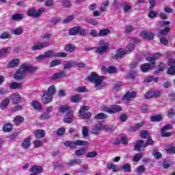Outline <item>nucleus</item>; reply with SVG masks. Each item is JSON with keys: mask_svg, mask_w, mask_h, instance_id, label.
Returning a JSON list of instances; mask_svg holds the SVG:
<instances>
[{"mask_svg": "<svg viewBox=\"0 0 175 175\" xmlns=\"http://www.w3.org/2000/svg\"><path fill=\"white\" fill-rule=\"evenodd\" d=\"M38 70V67L33 66L29 64H22L14 75L15 80H23L27 73H33Z\"/></svg>", "mask_w": 175, "mask_h": 175, "instance_id": "1", "label": "nucleus"}, {"mask_svg": "<svg viewBox=\"0 0 175 175\" xmlns=\"http://www.w3.org/2000/svg\"><path fill=\"white\" fill-rule=\"evenodd\" d=\"M57 92V89H55V86L51 85L49 88L48 90L44 92V94L42 97V100L44 105H47V103H50L51 100H53V95Z\"/></svg>", "mask_w": 175, "mask_h": 175, "instance_id": "2", "label": "nucleus"}, {"mask_svg": "<svg viewBox=\"0 0 175 175\" xmlns=\"http://www.w3.org/2000/svg\"><path fill=\"white\" fill-rule=\"evenodd\" d=\"M89 81L94 83L96 90H102V81H103V77H99L96 72H92L91 76L88 77Z\"/></svg>", "mask_w": 175, "mask_h": 175, "instance_id": "3", "label": "nucleus"}, {"mask_svg": "<svg viewBox=\"0 0 175 175\" xmlns=\"http://www.w3.org/2000/svg\"><path fill=\"white\" fill-rule=\"evenodd\" d=\"M44 10H46L44 8H41L38 11L35 8H32L27 10V16L34 17V18H39L42 16V13H44Z\"/></svg>", "mask_w": 175, "mask_h": 175, "instance_id": "4", "label": "nucleus"}, {"mask_svg": "<svg viewBox=\"0 0 175 175\" xmlns=\"http://www.w3.org/2000/svg\"><path fill=\"white\" fill-rule=\"evenodd\" d=\"M85 29H82L81 26H75L69 30V35L75 36V35H81V36H85Z\"/></svg>", "mask_w": 175, "mask_h": 175, "instance_id": "5", "label": "nucleus"}, {"mask_svg": "<svg viewBox=\"0 0 175 175\" xmlns=\"http://www.w3.org/2000/svg\"><path fill=\"white\" fill-rule=\"evenodd\" d=\"M50 44L47 42L34 43L33 46H31V51H38V50H42L44 47H49Z\"/></svg>", "mask_w": 175, "mask_h": 175, "instance_id": "6", "label": "nucleus"}, {"mask_svg": "<svg viewBox=\"0 0 175 175\" xmlns=\"http://www.w3.org/2000/svg\"><path fill=\"white\" fill-rule=\"evenodd\" d=\"M136 95H137V93H136V92H135V91L127 92L123 96L122 100H123V102H124V103H130L131 99H132V98H136Z\"/></svg>", "mask_w": 175, "mask_h": 175, "instance_id": "7", "label": "nucleus"}, {"mask_svg": "<svg viewBox=\"0 0 175 175\" xmlns=\"http://www.w3.org/2000/svg\"><path fill=\"white\" fill-rule=\"evenodd\" d=\"M105 110L109 113V114H113L114 113H118V111H122V107L120 105H111L109 107H106Z\"/></svg>", "mask_w": 175, "mask_h": 175, "instance_id": "8", "label": "nucleus"}, {"mask_svg": "<svg viewBox=\"0 0 175 175\" xmlns=\"http://www.w3.org/2000/svg\"><path fill=\"white\" fill-rule=\"evenodd\" d=\"M167 66H170L168 68L167 73L168 75H175V60L174 59H170L167 62Z\"/></svg>", "mask_w": 175, "mask_h": 175, "instance_id": "9", "label": "nucleus"}, {"mask_svg": "<svg viewBox=\"0 0 175 175\" xmlns=\"http://www.w3.org/2000/svg\"><path fill=\"white\" fill-rule=\"evenodd\" d=\"M170 129H173V125L170 124H167L163 127L161 129V135L163 137H169L170 136H172V133L166 132V131H169Z\"/></svg>", "mask_w": 175, "mask_h": 175, "instance_id": "10", "label": "nucleus"}, {"mask_svg": "<svg viewBox=\"0 0 175 175\" xmlns=\"http://www.w3.org/2000/svg\"><path fill=\"white\" fill-rule=\"evenodd\" d=\"M11 100L14 105H18L21 102V96L18 93H13L11 95Z\"/></svg>", "mask_w": 175, "mask_h": 175, "instance_id": "11", "label": "nucleus"}, {"mask_svg": "<svg viewBox=\"0 0 175 175\" xmlns=\"http://www.w3.org/2000/svg\"><path fill=\"white\" fill-rule=\"evenodd\" d=\"M64 122L66 124H72L73 122V111H68L64 117Z\"/></svg>", "mask_w": 175, "mask_h": 175, "instance_id": "12", "label": "nucleus"}, {"mask_svg": "<svg viewBox=\"0 0 175 175\" xmlns=\"http://www.w3.org/2000/svg\"><path fill=\"white\" fill-rule=\"evenodd\" d=\"M146 142L144 140H137L136 144L135 145L134 150L135 151L140 152L142 151V148H145Z\"/></svg>", "mask_w": 175, "mask_h": 175, "instance_id": "13", "label": "nucleus"}, {"mask_svg": "<svg viewBox=\"0 0 175 175\" xmlns=\"http://www.w3.org/2000/svg\"><path fill=\"white\" fill-rule=\"evenodd\" d=\"M33 135L36 139H43L46 136V131L43 129H38L33 131Z\"/></svg>", "mask_w": 175, "mask_h": 175, "instance_id": "14", "label": "nucleus"}, {"mask_svg": "<svg viewBox=\"0 0 175 175\" xmlns=\"http://www.w3.org/2000/svg\"><path fill=\"white\" fill-rule=\"evenodd\" d=\"M151 65H155V62H152L150 64L146 63V64H142L141 66V70L144 72L151 70V69H152V67H151Z\"/></svg>", "mask_w": 175, "mask_h": 175, "instance_id": "15", "label": "nucleus"}, {"mask_svg": "<svg viewBox=\"0 0 175 175\" xmlns=\"http://www.w3.org/2000/svg\"><path fill=\"white\" fill-rule=\"evenodd\" d=\"M126 54L125 51H123L122 49H119L117 50L116 54L113 56V59H121Z\"/></svg>", "mask_w": 175, "mask_h": 175, "instance_id": "16", "label": "nucleus"}, {"mask_svg": "<svg viewBox=\"0 0 175 175\" xmlns=\"http://www.w3.org/2000/svg\"><path fill=\"white\" fill-rule=\"evenodd\" d=\"M107 49H109V44L106 43L103 46L96 48L95 53L96 54H103Z\"/></svg>", "mask_w": 175, "mask_h": 175, "instance_id": "17", "label": "nucleus"}, {"mask_svg": "<svg viewBox=\"0 0 175 175\" xmlns=\"http://www.w3.org/2000/svg\"><path fill=\"white\" fill-rule=\"evenodd\" d=\"M161 57H162V54H161L160 53H157L155 54H152L148 55L146 57V59L150 62H151V61H155V59H159Z\"/></svg>", "mask_w": 175, "mask_h": 175, "instance_id": "18", "label": "nucleus"}, {"mask_svg": "<svg viewBox=\"0 0 175 175\" xmlns=\"http://www.w3.org/2000/svg\"><path fill=\"white\" fill-rule=\"evenodd\" d=\"M142 38L144 39H148V40H152L154 39V33H150L148 31H143L141 33Z\"/></svg>", "mask_w": 175, "mask_h": 175, "instance_id": "19", "label": "nucleus"}, {"mask_svg": "<svg viewBox=\"0 0 175 175\" xmlns=\"http://www.w3.org/2000/svg\"><path fill=\"white\" fill-rule=\"evenodd\" d=\"M22 147L25 150H28L31 147V137H27L22 143Z\"/></svg>", "mask_w": 175, "mask_h": 175, "instance_id": "20", "label": "nucleus"}, {"mask_svg": "<svg viewBox=\"0 0 175 175\" xmlns=\"http://www.w3.org/2000/svg\"><path fill=\"white\" fill-rule=\"evenodd\" d=\"M83 163V160L81 159H70L68 162V166H75V165H80Z\"/></svg>", "mask_w": 175, "mask_h": 175, "instance_id": "21", "label": "nucleus"}, {"mask_svg": "<svg viewBox=\"0 0 175 175\" xmlns=\"http://www.w3.org/2000/svg\"><path fill=\"white\" fill-rule=\"evenodd\" d=\"M10 88L11 90H21V88H23V84L17 82H12L10 84Z\"/></svg>", "mask_w": 175, "mask_h": 175, "instance_id": "22", "label": "nucleus"}, {"mask_svg": "<svg viewBox=\"0 0 175 175\" xmlns=\"http://www.w3.org/2000/svg\"><path fill=\"white\" fill-rule=\"evenodd\" d=\"M20 65V60L18 59H12L8 65V68H16Z\"/></svg>", "mask_w": 175, "mask_h": 175, "instance_id": "23", "label": "nucleus"}, {"mask_svg": "<svg viewBox=\"0 0 175 175\" xmlns=\"http://www.w3.org/2000/svg\"><path fill=\"white\" fill-rule=\"evenodd\" d=\"M10 103V100L9 98H5L1 103V110H5V109H8V106Z\"/></svg>", "mask_w": 175, "mask_h": 175, "instance_id": "24", "label": "nucleus"}, {"mask_svg": "<svg viewBox=\"0 0 175 175\" xmlns=\"http://www.w3.org/2000/svg\"><path fill=\"white\" fill-rule=\"evenodd\" d=\"M66 147H70V148L75 149L77 144H76V141H66L64 143Z\"/></svg>", "mask_w": 175, "mask_h": 175, "instance_id": "25", "label": "nucleus"}, {"mask_svg": "<svg viewBox=\"0 0 175 175\" xmlns=\"http://www.w3.org/2000/svg\"><path fill=\"white\" fill-rule=\"evenodd\" d=\"M30 172L32 173H42L43 172V168L41 166H36L34 165L30 169Z\"/></svg>", "mask_w": 175, "mask_h": 175, "instance_id": "26", "label": "nucleus"}, {"mask_svg": "<svg viewBox=\"0 0 175 175\" xmlns=\"http://www.w3.org/2000/svg\"><path fill=\"white\" fill-rule=\"evenodd\" d=\"M81 100V96L80 94H75L70 96V102L72 103H79Z\"/></svg>", "mask_w": 175, "mask_h": 175, "instance_id": "27", "label": "nucleus"}, {"mask_svg": "<svg viewBox=\"0 0 175 175\" xmlns=\"http://www.w3.org/2000/svg\"><path fill=\"white\" fill-rule=\"evenodd\" d=\"M66 75V71H61L60 72L55 73L52 76L53 80H57V79H61V77H64Z\"/></svg>", "mask_w": 175, "mask_h": 175, "instance_id": "28", "label": "nucleus"}, {"mask_svg": "<svg viewBox=\"0 0 175 175\" xmlns=\"http://www.w3.org/2000/svg\"><path fill=\"white\" fill-rule=\"evenodd\" d=\"M163 120V117L162 115H157L150 117V121L152 122H159Z\"/></svg>", "mask_w": 175, "mask_h": 175, "instance_id": "29", "label": "nucleus"}, {"mask_svg": "<svg viewBox=\"0 0 175 175\" xmlns=\"http://www.w3.org/2000/svg\"><path fill=\"white\" fill-rule=\"evenodd\" d=\"M144 124V123L143 122H140L139 123H137L135 126L131 127L130 129L131 132H135L136 131H139V129L142 128Z\"/></svg>", "mask_w": 175, "mask_h": 175, "instance_id": "30", "label": "nucleus"}, {"mask_svg": "<svg viewBox=\"0 0 175 175\" xmlns=\"http://www.w3.org/2000/svg\"><path fill=\"white\" fill-rule=\"evenodd\" d=\"M44 57L46 58H53V57H55V53L51 50H48L44 53Z\"/></svg>", "mask_w": 175, "mask_h": 175, "instance_id": "31", "label": "nucleus"}, {"mask_svg": "<svg viewBox=\"0 0 175 175\" xmlns=\"http://www.w3.org/2000/svg\"><path fill=\"white\" fill-rule=\"evenodd\" d=\"M75 62H69V61H66L64 62V69H70L71 68H73L75 66Z\"/></svg>", "mask_w": 175, "mask_h": 175, "instance_id": "32", "label": "nucleus"}, {"mask_svg": "<svg viewBox=\"0 0 175 175\" xmlns=\"http://www.w3.org/2000/svg\"><path fill=\"white\" fill-rule=\"evenodd\" d=\"M10 32L12 33L13 35H21L24 32V30L21 28H16V29H11Z\"/></svg>", "mask_w": 175, "mask_h": 175, "instance_id": "33", "label": "nucleus"}, {"mask_svg": "<svg viewBox=\"0 0 175 175\" xmlns=\"http://www.w3.org/2000/svg\"><path fill=\"white\" fill-rule=\"evenodd\" d=\"M135 50V45L133 43L129 44L125 49L126 54H130Z\"/></svg>", "mask_w": 175, "mask_h": 175, "instance_id": "34", "label": "nucleus"}, {"mask_svg": "<svg viewBox=\"0 0 175 175\" xmlns=\"http://www.w3.org/2000/svg\"><path fill=\"white\" fill-rule=\"evenodd\" d=\"M110 33V29H103L99 31L98 32V36H106Z\"/></svg>", "mask_w": 175, "mask_h": 175, "instance_id": "35", "label": "nucleus"}, {"mask_svg": "<svg viewBox=\"0 0 175 175\" xmlns=\"http://www.w3.org/2000/svg\"><path fill=\"white\" fill-rule=\"evenodd\" d=\"M24 122V118L22 116H16L14 119V123L15 125H20V124Z\"/></svg>", "mask_w": 175, "mask_h": 175, "instance_id": "36", "label": "nucleus"}, {"mask_svg": "<svg viewBox=\"0 0 175 175\" xmlns=\"http://www.w3.org/2000/svg\"><path fill=\"white\" fill-rule=\"evenodd\" d=\"M107 169L111 170L112 172H116L118 170V166H116L113 163H109L107 165Z\"/></svg>", "mask_w": 175, "mask_h": 175, "instance_id": "37", "label": "nucleus"}, {"mask_svg": "<svg viewBox=\"0 0 175 175\" xmlns=\"http://www.w3.org/2000/svg\"><path fill=\"white\" fill-rule=\"evenodd\" d=\"M76 144L77 146H85L86 147H88V146H90V142L84 140L78 139L76 141Z\"/></svg>", "mask_w": 175, "mask_h": 175, "instance_id": "38", "label": "nucleus"}, {"mask_svg": "<svg viewBox=\"0 0 175 175\" xmlns=\"http://www.w3.org/2000/svg\"><path fill=\"white\" fill-rule=\"evenodd\" d=\"M33 144L35 148H40V147L43 146V141L41 139H36L33 142Z\"/></svg>", "mask_w": 175, "mask_h": 175, "instance_id": "39", "label": "nucleus"}, {"mask_svg": "<svg viewBox=\"0 0 175 175\" xmlns=\"http://www.w3.org/2000/svg\"><path fill=\"white\" fill-rule=\"evenodd\" d=\"M88 133H90V129L87 127V126H83L82 128L83 137H88Z\"/></svg>", "mask_w": 175, "mask_h": 175, "instance_id": "40", "label": "nucleus"}, {"mask_svg": "<svg viewBox=\"0 0 175 175\" xmlns=\"http://www.w3.org/2000/svg\"><path fill=\"white\" fill-rule=\"evenodd\" d=\"M86 152L87 150L85 148L79 149L75 150V155L77 157H81V155H84Z\"/></svg>", "mask_w": 175, "mask_h": 175, "instance_id": "41", "label": "nucleus"}, {"mask_svg": "<svg viewBox=\"0 0 175 175\" xmlns=\"http://www.w3.org/2000/svg\"><path fill=\"white\" fill-rule=\"evenodd\" d=\"M12 129H13V125H12L10 123L5 124L3 126V131H4V132H12Z\"/></svg>", "mask_w": 175, "mask_h": 175, "instance_id": "42", "label": "nucleus"}, {"mask_svg": "<svg viewBox=\"0 0 175 175\" xmlns=\"http://www.w3.org/2000/svg\"><path fill=\"white\" fill-rule=\"evenodd\" d=\"M122 170H124V172H125L130 173V172L132 171V170L131 168V164L127 163L123 165Z\"/></svg>", "mask_w": 175, "mask_h": 175, "instance_id": "43", "label": "nucleus"}, {"mask_svg": "<svg viewBox=\"0 0 175 175\" xmlns=\"http://www.w3.org/2000/svg\"><path fill=\"white\" fill-rule=\"evenodd\" d=\"M95 118L96 120H106L107 116H106V114L103 113H99L95 116Z\"/></svg>", "mask_w": 175, "mask_h": 175, "instance_id": "44", "label": "nucleus"}, {"mask_svg": "<svg viewBox=\"0 0 175 175\" xmlns=\"http://www.w3.org/2000/svg\"><path fill=\"white\" fill-rule=\"evenodd\" d=\"M75 49H76V46H75V45L67 44V45H66L65 50H66V51H69L70 53H72V52L75 51Z\"/></svg>", "mask_w": 175, "mask_h": 175, "instance_id": "45", "label": "nucleus"}, {"mask_svg": "<svg viewBox=\"0 0 175 175\" xmlns=\"http://www.w3.org/2000/svg\"><path fill=\"white\" fill-rule=\"evenodd\" d=\"M32 106L36 110H42V105L38 101H33Z\"/></svg>", "mask_w": 175, "mask_h": 175, "instance_id": "46", "label": "nucleus"}, {"mask_svg": "<svg viewBox=\"0 0 175 175\" xmlns=\"http://www.w3.org/2000/svg\"><path fill=\"white\" fill-rule=\"evenodd\" d=\"M85 21L88 23L89 24H92V25H98V21L95 19H91L90 18H85Z\"/></svg>", "mask_w": 175, "mask_h": 175, "instance_id": "47", "label": "nucleus"}, {"mask_svg": "<svg viewBox=\"0 0 175 175\" xmlns=\"http://www.w3.org/2000/svg\"><path fill=\"white\" fill-rule=\"evenodd\" d=\"M73 20H75V16L73 15H70L63 20V24H68V23L73 21Z\"/></svg>", "mask_w": 175, "mask_h": 175, "instance_id": "48", "label": "nucleus"}, {"mask_svg": "<svg viewBox=\"0 0 175 175\" xmlns=\"http://www.w3.org/2000/svg\"><path fill=\"white\" fill-rule=\"evenodd\" d=\"M107 72L109 74L116 73L117 68L114 67L113 66H110L109 67H108Z\"/></svg>", "mask_w": 175, "mask_h": 175, "instance_id": "49", "label": "nucleus"}, {"mask_svg": "<svg viewBox=\"0 0 175 175\" xmlns=\"http://www.w3.org/2000/svg\"><path fill=\"white\" fill-rule=\"evenodd\" d=\"M163 69H165V64L163 62H160L159 64V69L154 73L156 75H158V73H161V72L163 71Z\"/></svg>", "mask_w": 175, "mask_h": 175, "instance_id": "50", "label": "nucleus"}, {"mask_svg": "<svg viewBox=\"0 0 175 175\" xmlns=\"http://www.w3.org/2000/svg\"><path fill=\"white\" fill-rule=\"evenodd\" d=\"M58 65H61V61L59 59H55L53 60L51 63H50V66L51 68H54V66H57Z\"/></svg>", "mask_w": 175, "mask_h": 175, "instance_id": "51", "label": "nucleus"}, {"mask_svg": "<svg viewBox=\"0 0 175 175\" xmlns=\"http://www.w3.org/2000/svg\"><path fill=\"white\" fill-rule=\"evenodd\" d=\"M62 3L64 8H70L72 6V3L69 0H62Z\"/></svg>", "mask_w": 175, "mask_h": 175, "instance_id": "52", "label": "nucleus"}, {"mask_svg": "<svg viewBox=\"0 0 175 175\" xmlns=\"http://www.w3.org/2000/svg\"><path fill=\"white\" fill-rule=\"evenodd\" d=\"M70 107H68L67 105H62L60 106L59 111L60 113H66L68 110H69Z\"/></svg>", "mask_w": 175, "mask_h": 175, "instance_id": "53", "label": "nucleus"}, {"mask_svg": "<svg viewBox=\"0 0 175 175\" xmlns=\"http://www.w3.org/2000/svg\"><path fill=\"white\" fill-rule=\"evenodd\" d=\"M143 157V154L142 153H137L135 154V156L133 158V162H139L140 159H142V157Z\"/></svg>", "mask_w": 175, "mask_h": 175, "instance_id": "54", "label": "nucleus"}, {"mask_svg": "<svg viewBox=\"0 0 175 175\" xmlns=\"http://www.w3.org/2000/svg\"><path fill=\"white\" fill-rule=\"evenodd\" d=\"M0 39H10V33L8 31H5L0 36Z\"/></svg>", "mask_w": 175, "mask_h": 175, "instance_id": "55", "label": "nucleus"}, {"mask_svg": "<svg viewBox=\"0 0 175 175\" xmlns=\"http://www.w3.org/2000/svg\"><path fill=\"white\" fill-rule=\"evenodd\" d=\"M60 57V58H66L68 57V53L65 52H59L57 53H55V57Z\"/></svg>", "mask_w": 175, "mask_h": 175, "instance_id": "56", "label": "nucleus"}, {"mask_svg": "<svg viewBox=\"0 0 175 175\" xmlns=\"http://www.w3.org/2000/svg\"><path fill=\"white\" fill-rule=\"evenodd\" d=\"M122 5L124 13H128L132 9V6L127 5L126 3H123Z\"/></svg>", "mask_w": 175, "mask_h": 175, "instance_id": "57", "label": "nucleus"}, {"mask_svg": "<svg viewBox=\"0 0 175 175\" xmlns=\"http://www.w3.org/2000/svg\"><path fill=\"white\" fill-rule=\"evenodd\" d=\"M23 14H16L12 16V20L16 21V20H23Z\"/></svg>", "mask_w": 175, "mask_h": 175, "instance_id": "58", "label": "nucleus"}, {"mask_svg": "<svg viewBox=\"0 0 175 175\" xmlns=\"http://www.w3.org/2000/svg\"><path fill=\"white\" fill-rule=\"evenodd\" d=\"M96 155H98V152H96V151L89 152L87 154V158H95Z\"/></svg>", "mask_w": 175, "mask_h": 175, "instance_id": "59", "label": "nucleus"}, {"mask_svg": "<svg viewBox=\"0 0 175 175\" xmlns=\"http://www.w3.org/2000/svg\"><path fill=\"white\" fill-rule=\"evenodd\" d=\"M150 135V133H148V131H142L141 133V137L142 139H147L148 136Z\"/></svg>", "mask_w": 175, "mask_h": 175, "instance_id": "60", "label": "nucleus"}, {"mask_svg": "<svg viewBox=\"0 0 175 175\" xmlns=\"http://www.w3.org/2000/svg\"><path fill=\"white\" fill-rule=\"evenodd\" d=\"M152 155L154 157L155 159H159V158L162 157V154L157 150L153 152Z\"/></svg>", "mask_w": 175, "mask_h": 175, "instance_id": "61", "label": "nucleus"}, {"mask_svg": "<svg viewBox=\"0 0 175 175\" xmlns=\"http://www.w3.org/2000/svg\"><path fill=\"white\" fill-rule=\"evenodd\" d=\"M51 116L50 114L47 113H43L41 116L40 118L41 120H50L51 118Z\"/></svg>", "mask_w": 175, "mask_h": 175, "instance_id": "62", "label": "nucleus"}, {"mask_svg": "<svg viewBox=\"0 0 175 175\" xmlns=\"http://www.w3.org/2000/svg\"><path fill=\"white\" fill-rule=\"evenodd\" d=\"M134 30H135V28H133V27L131 25L125 27V33H131V32Z\"/></svg>", "mask_w": 175, "mask_h": 175, "instance_id": "63", "label": "nucleus"}, {"mask_svg": "<svg viewBox=\"0 0 175 175\" xmlns=\"http://www.w3.org/2000/svg\"><path fill=\"white\" fill-rule=\"evenodd\" d=\"M77 92H87V88H85V86H82L77 88L75 90Z\"/></svg>", "mask_w": 175, "mask_h": 175, "instance_id": "64", "label": "nucleus"}]
</instances>
